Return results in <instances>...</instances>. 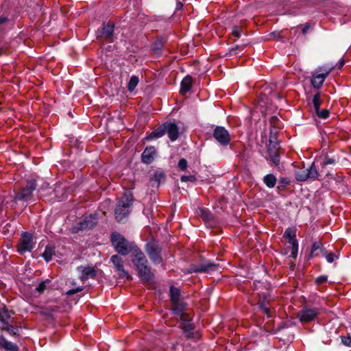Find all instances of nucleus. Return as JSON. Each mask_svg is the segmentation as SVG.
<instances>
[{"mask_svg":"<svg viewBox=\"0 0 351 351\" xmlns=\"http://www.w3.org/2000/svg\"><path fill=\"white\" fill-rule=\"evenodd\" d=\"M132 261L138 270V276L143 280L149 281L154 277V274L148 266L147 260L143 252L136 247L131 252Z\"/></svg>","mask_w":351,"mask_h":351,"instance_id":"nucleus-1","label":"nucleus"},{"mask_svg":"<svg viewBox=\"0 0 351 351\" xmlns=\"http://www.w3.org/2000/svg\"><path fill=\"white\" fill-rule=\"evenodd\" d=\"M133 203V195L130 192H126L119 200L114 210L115 218L117 221L121 222L126 217L130 212V207Z\"/></svg>","mask_w":351,"mask_h":351,"instance_id":"nucleus-2","label":"nucleus"},{"mask_svg":"<svg viewBox=\"0 0 351 351\" xmlns=\"http://www.w3.org/2000/svg\"><path fill=\"white\" fill-rule=\"evenodd\" d=\"M111 242L115 250L120 254L125 256L131 253L137 247L133 243L128 242L125 237L119 232L111 234Z\"/></svg>","mask_w":351,"mask_h":351,"instance_id":"nucleus-3","label":"nucleus"},{"mask_svg":"<svg viewBox=\"0 0 351 351\" xmlns=\"http://www.w3.org/2000/svg\"><path fill=\"white\" fill-rule=\"evenodd\" d=\"M0 329L11 335H15L18 331V328L12 324L11 316L5 308H0Z\"/></svg>","mask_w":351,"mask_h":351,"instance_id":"nucleus-4","label":"nucleus"},{"mask_svg":"<svg viewBox=\"0 0 351 351\" xmlns=\"http://www.w3.org/2000/svg\"><path fill=\"white\" fill-rule=\"evenodd\" d=\"M36 187V182L34 179L27 180L25 186L20 189L19 191L14 195V199L15 202L24 200H29L32 195L33 191Z\"/></svg>","mask_w":351,"mask_h":351,"instance_id":"nucleus-5","label":"nucleus"},{"mask_svg":"<svg viewBox=\"0 0 351 351\" xmlns=\"http://www.w3.org/2000/svg\"><path fill=\"white\" fill-rule=\"evenodd\" d=\"M314 162L309 168L302 169L295 172V178L298 181H306L308 179H318L319 173L315 167Z\"/></svg>","mask_w":351,"mask_h":351,"instance_id":"nucleus-6","label":"nucleus"},{"mask_svg":"<svg viewBox=\"0 0 351 351\" xmlns=\"http://www.w3.org/2000/svg\"><path fill=\"white\" fill-rule=\"evenodd\" d=\"M35 246L33 236L29 232H24L19 239L17 245L18 252L23 254L26 252H30Z\"/></svg>","mask_w":351,"mask_h":351,"instance_id":"nucleus-7","label":"nucleus"},{"mask_svg":"<svg viewBox=\"0 0 351 351\" xmlns=\"http://www.w3.org/2000/svg\"><path fill=\"white\" fill-rule=\"evenodd\" d=\"M161 251V247L155 241L149 242L146 245V252L154 264L162 262Z\"/></svg>","mask_w":351,"mask_h":351,"instance_id":"nucleus-8","label":"nucleus"},{"mask_svg":"<svg viewBox=\"0 0 351 351\" xmlns=\"http://www.w3.org/2000/svg\"><path fill=\"white\" fill-rule=\"evenodd\" d=\"M213 137L221 146L226 147L230 143L229 132L223 126H216L213 130Z\"/></svg>","mask_w":351,"mask_h":351,"instance_id":"nucleus-9","label":"nucleus"},{"mask_svg":"<svg viewBox=\"0 0 351 351\" xmlns=\"http://www.w3.org/2000/svg\"><path fill=\"white\" fill-rule=\"evenodd\" d=\"M333 69V66H324L319 69L320 73H313L311 79V84L313 88L319 89L322 86L324 80Z\"/></svg>","mask_w":351,"mask_h":351,"instance_id":"nucleus-10","label":"nucleus"},{"mask_svg":"<svg viewBox=\"0 0 351 351\" xmlns=\"http://www.w3.org/2000/svg\"><path fill=\"white\" fill-rule=\"evenodd\" d=\"M77 270L80 273V278L82 282L89 278H95L97 275V271L90 266H79L77 267Z\"/></svg>","mask_w":351,"mask_h":351,"instance_id":"nucleus-11","label":"nucleus"},{"mask_svg":"<svg viewBox=\"0 0 351 351\" xmlns=\"http://www.w3.org/2000/svg\"><path fill=\"white\" fill-rule=\"evenodd\" d=\"M165 134L167 133L168 137L171 141H176L179 134V130L177 125L171 122H166L163 123Z\"/></svg>","mask_w":351,"mask_h":351,"instance_id":"nucleus-12","label":"nucleus"},{"mask_svg":"<svg viewBox=\"0 0 351 351\" xmlns=\"http://www.w3.org/2000/svg\"><path fill=\"white\" fill-rule=\"evenodd\" d=\"M318 315V310L316 308H306L301 311L298 314V317L302 322H309L314 319Z\"/></svg>","mask_w":351,"mask_h":351,"instance_id":"nucleus-13","label":"nucleus"},{"mask_svg":"<svg viewBox=\"0 0 351 351\" xmlns=\"http://www.w3.org/2000/svg\"><path fill=\"white\" fill-rule=\"evenodd\" d=\"M110 260L119 272L120 278H124L129 277L128 273L124 269L123 260L120 256L118 255H113L111 256Z\"/></svg>","mask_w":351,"mask_h":351,"instance_id":"nucleus-14","label":"nucleus"},{"mask_svg":"<svg viewBox=\"0 0 351 351\" xmlns=\"http://www.w3.org/2000/svg\"><path fill=\"white\" fill-rule=\"evenodd\" d=\"M315 162H319L321 166V169L319 170V171H318L319 173V176H328V173L325 170L326 167L329 165H334L336 162V160L335 158H329L328 156H320L319 158H316Z\"/></svg>","mask_w":351,"mask_h":351,"instance_id":"nucleus-15","label":"nucleus"},{"mask_svg":"<svg viewBox=\"0 0 351 351\" xmlns=\"http://www.w3.org/2000/svg\"><path fill=\"white\" fill-rule=\"evenodd\" d=\"M156 154V151L154 147H147L141 155L142 162L145 164L152 163L154 159Z\"/></svg>","mask_w":351,"mask_h":351,"instance_id":"nucleus-16","label":"nucleus"},{"mask_svg":"<svg viewBox=\"0 0 351 351\" xmlns=\"http://www.w3.org/2000/svg\"><path fill=\"white\" fill-rule=\"evenodd\" d=\"M216 267H217V265L213 264V263H210L199 264V265H194L191 268L190 271L191 272V271H193V272H207V271L215 270Z\"/></svg>","mask_w":351,"mask_h":351,"instance_id":"nucleus-17","label":"nucleus"},{"mask_svg":"<svg viewBox=\"0 0 351 351\" xmlns=\"http://www.w3.org/2000/svg\"><path fill=\"white\" fill-rule=\"evenodd\" d=\"M0 347L7 351H19V347L8 340L3 335H0Z\"/></svg>","mask_w":351,"mask_h":351,"instance_id":"nucleus-18","label":"nucleus"},{"mask_svg":"<svg viewBox=\"0 0 351 351\" xmlns=\"http://www.w3.org/2000/svg\"><path fill=\"white\" fill-rule=\"evenodd\" d=\"M193 84V78L189 75L185 76L181 82L180 84V93L182 95H185L188 93Z\"/></svg>","mask_w":351,"mask_h":351,"instance_id":"nucleus-19","label":"nucleus"},{"mask_svg":"<svg viewBox=\"0 0 351 351\" xmlns=\"http://www.w3.org/2000/svg\"><path fill=\"white\" fill-rule=\"evenodd\" d=\"M96 223V218L93 216H89L79 223V228L81 230L90 229L94 227Z\"/></svg>","mask_w":351,"mask_h":351,"instance_id":"nucleus-20","label":"nucleus"},{"mask_svg":"<svg viewBox=\"0 0 351 351\" xmlns=\"http://www.w3.org/2000/svg\"><path fill=\"white\" fill-rule=\"evenodd\" d=\"M268 154L272 162L275 165L278 166L280 164V154L278 149L276 148V146L269 147L268 148Z\"/></svg>","mask_w":351,"mask_h":351,"instance_id":"nucleus-21","label":"nucleus"},{"mask_svg":"<svg viewBox=\"0 0 351 351\" xmlns=\"http://www.w3.org/2000/svg\"><path fill=\"white\" fill-rule=\"evenodd\" d=\"M165 134L163 124L145 137L147 141L157 139Z\"/></svg>","mask_w":351,"mask_h":351,"instance_id":"nucleus-22","label":"nucleus"},{"mask_svg":"<svg viewBox=\"0 0 351 351\" xmlns=\"http://www.w3.org/2000/svg\"><path fill=\"white\" fill-rule=\"evenodd\" d=\"M284 237L288 240L289 243L297 241L296 229L295 228H288L284 232Z\"/></svg>","mask_w":351,"mask_h":351,"instance_id":"nucleus-23","label":"nucleus"},{"mask_svg":"<svg viewBox=\"0 0 351 351\" xmlns=\"http://www.w3.org/2000/svg\"><path fill=\"white\" fill-rule=\"evenodd\" d=\"M114 25L113 23H108L104 24L101 30V35L106 38H110L113 36Z\"/></svg>","mask_w":351,"mask_h":351,"instance_id":"nucleus-24","label":"nucleus"},{"mask_svg":"<svg viewBox=\"0 0 351 351\" xmlns=\"http://www.w3.org/2000/svg\"><path fill=\"white\" fill-rule=\"evenodd\" d=\"M277 179L274 174H267L263 178V183L269 189H272L276 184Z\"/></svg>","mask_w":351,"mask_h":351,"instance_id":"nucleus-25","label":"nucleus"},{"mask_svg":"<svg viewBox=\"0 0 351 351\" xmlns=\"http://www.w3.org/2000/svg\"><path fill=\"white\" fill-rule=\"evenodd\" d=\"M173 313L178 315L183 314V312L186 310V304L178 300L176 302H172Z\"/></svg>","mask_w":351,"mask_h":351,"instance_id":"nucleus-26","label":"nucleus"},{"mask_svg":"<svg viewBox=\"0 0 351 351\" xmlns=\"http://www.w3.org/2000/svg\"><path fill=\"white\" fill-rule=\"evenodd\" d=\"M55 253V247L47 245L46 246L44 252L42 254V257L47 261L49 262L52 259V257Z\"/></svg>","mask_w":351,"mask_h":351,"instance_id":"nucleus-27","label":"nucleus"},{"mask_svg":"<svg viewBox=\"0 0 351 351\" xmlns=\"http://www.w3.org/2000/svg\"><path fill=\"white\" fill-rule=\"evenodd\" d=\"M169 291L171 302H176L178 300H180V291L179 289L175 287L174 286H171Z\"/></svg>","mask_w":351,"mask_h":351,"instance_id":"nucleus-28","label":"nucleus"},{"mask_svg":"<svg viewBox=\"0 0 351 351\" xmlns=\"http://www.w3.org/2000/svg\"><path fill=\"white\" fill-rule=\"evenodd\" d=\"M138 84V78L135 75H132L128 82V89L130 92H132Z\"/></svg>","mask_w":351,"mask_h":351,"instance_id":"nucleus-29","label":"nucleus"},{"mask_svg":"<svg viewBox=\"0 0 351 351\" xmlns=\"http://www.w3.org/2000/svg\"><path fill=\"white\" fill-rule=\"evenodd\" d=\"M198 215L205 221H208L212 219L211 213L207 209L205 208H200L199 210Z\"/></svg>","mask_w":351,"mask_h":351,"instance_id":"nucleus-30","label":"nucleus"},{"mask_svg":"<svg viewBox=\"0 0 351 351\" xmlns=\"http://www.w3.org/2000/svg\"><path fill=\"white\" fill-rule=\"evenodd\" d=\"M152 180L160 184L161 182H164L165 180V176L162 172H156L152 178Z\"/></svg>","mask_w":351,"mask_h":351,"instance_id":"nucleus-31","label":"nucleus"},{"mask_svg":"<svg viewBox=\"0 0 351 351\" xmlns=\"http://www.w3.org/2000/svg\"><path fill=\"white\" fill-rule=\"evenodd\" d=\"M312 101H313V105L315 111L318 110L319 109V107H320L321 104H322V100H321V98H320V93H319L315 94L313 96Z\"/></svg>","mask_w":351,"mask_h":351,"instance_id":"nucleus-32","label":"nucleus"},{"mask_svg":"<svg viewBox=\"0 0 351 351\" xmlns=\"http://www.w3.org/2000/svg\"><path fill=\"white\" fill-rule=\"evenodd\" d=\"M321 247H322V243L320 242H315L313 244V246H312V248H311V252L310 257L313 258L314 256H317V251L318 250H320Z\"/></svg>","mask_w":351,"mask_h":351,"instance_id":"nucleus-33","label":"nucleus"},{"mask_svg":"<svg viewBox=\"0 0 351 351\" xmlns=\"http://www.w3.org/2000/svg\"><path fill=\"white\" fill-rule=\"evenodd\" d=\"M259 306L261 309L267 315V317H272V311L265 304L264 302H260Z\"/></svg>","mask_w":351,"mask_h":351,"instance_id":"nucleus-34","label":"nucleus"},{"mask_svg":"<svg viewBox=\"0 0 351 351\" xmlns=\"http://www.w3.org/2000/svg\"><path fill=\"white\" fill-rule=\"evenodd\" d=\"M290 244L292 245L291 256L293 258H295L298 252V242L297 241Z\"/></svg>","mask_w":351,"mask_h":351,"instance_id":"nucleus-35","label":"nucleus"},{"mask_svg":"<svg viewBox=\"0 0 351 351\" xmlns=\"http://www.w3.org/2000/svg\"><path fill=\"white\" fill-rule=\"evenodd\" d=\"M315 112L318 117L321 119H326L329 117V111L327 109H323L322 110L319 109L316 110Z\"/></svg>","mask_w":351,"mask_h":351,"instance_id":"nucleus-36","label":"nucleus"},{"mask_svg":"<svg viewBox=\"0 0 351 351\" xmlns=\"http://www.w3.org/2000/svg\"><path fill=\"white\" fill-rule=\"evenodd\" d=\"M290 183V181L287 178H280L278 182V189H280V188H284L289 185Z\"/></svg>","mask_w":351,"mask_h":351,"instance_id":"nucleus-37","label":"nucleus"},{"mask_svg":"<svg viewBox=\"0 0 351 351\" xmlns=\"http://www.w3.org/2000/svg\"><path fill=\"white\" fill-rule=\"evenodd\" d=\"M178 166L181 171H185L186 170L188 162L186 159L181 158L178 162Z\"/></svg>","mask_w":351,"mask_h":351,"instance_id":"nucleus-38","label":"nucleus"},{"mask_svg":"<svg viewBox=\"0 0 351 351\" xmlns=\"http://www.w3.org/2000/svg\"><path fill=\"white\" fill-rule=\"evenodd\" d=\"M242 29L239 26H234L232 28V34L237 38H239L241 36Z\"/></svg>","mask_w":351,"mask_h":351,"instance_id":"nucleus-39","label":"nucleus"},{"mask_svg":"<svg viewBox=\"0 0 351 351\" xmlns=\"http://www.w3.org/2000/svg\"><path fill=\"white\" fill-rule=\"evenodd\" d=\"M328 280V276H318L316 279H315V284L317 285H321L322 284L327 282Z\"/></svg>","mask_w":351,"mask_h":351,"instance_id":"nucleus-40","label":"nucleus"},{"mask_svg":"<svg viewBox=\"0 0 351 351\" xmlns=\"http://www.w3.org/2000/svg\"><path fill=\"white\" fill-rule=\"evenodd\" d=\"M180 180L182 182H195L196 180V178L194 176H182L180 178Z\"/></svg>","mask_w":351,"mask_h":351,"instance_id":"nucleus-41","label":"nucleus"},{"mask_svg":"<svg viewBox=\"0 0 351 351\" xmlns=\"http://www.w3.org/2000/svg\"><path fill=\"white\" fill-rule=\"evenodd\" d=\"M341 342L346 346H350L351 337L350 336H341Z\"/></svg>","mask_w":351,"mask_h":351,"instance_id":"nucleus-42","label":"nucleus"},{"mask_svg":"<svg viewBox=\"0 0 351 351\" xmlns=\"http://www.w3.org/2000/svg\"><path fill=\"white\" fill-rule=\"evenodd\" d=\"M83 290V287H78L75 289H69L66 291V294L68 295H72L76 293H78L80 291H82Z\"/></svg>","mask_w":351,"mask_h":351,"instance_id":"nucleus-43","label":"nucleus"},{"mask_svg":"<svg viewBox=\"0 0 351 351\" xmlns=\"http://www.w3.org/2000/svg\"><path fill=\"white\" fill-rule=\"evenodd\" d=\"M326 258L328 263H332L337 258V256L333 253H329L326 256Z\"/></svg>","mask_w":351,"mask_h":351,"instance_id":"nucleus-44","label":"nucleus"},{"mask_svg":"<svg viewBox=\"0 0 351 351\" xmlns=\"http://www.w3.org/2000/svg\"><path fill=\"white\" fill-rule=\"evenodd\" d=\"M181 319V320L184 322H189L191 320V316L186 313L185 311L183 312V314L178 315Z\"/></svg>","mask_w":351,"mask_h":351,"instance_id":"nucleus-45","label":"nucleus"},{"mask_svg":"<svg viewBox=\"0 0 351 351\" xmlns=\"http://www.w3.org/2000/svg\"><path fill=\"white\" fill-rule=\"evenodd\" d=\"M46 289V285L45 282H41L36 288V290L39 293H43Z\"/></svg>","mask_w":351,"mask_h":351,"instance_id":"nucleus-46","label":"nucleus"},{"mask_svg":"<svg viewBox=\"0 0 351 351\" xmlns=\"http://www.w3.org/2000/svg\"><path fill=\"white\" fill-rule=\"evenodd\" d=\"M311 26L308 23H306L304 27L302 28V32L303 34H306L308 30L310 29Z\"/></svg>","mask_w":351,"mask_h":351,"instance_id":"nucleus-47","label":"nucleus"},{"mask_svg":"<svg viewBox=\"0 0 351 351\" xmlns=\"http://www.w3.org/2000/svg\"><path fill=\"white\" fill-rule=\"evenodd\" d=\"M344 64H345L344 60L343 59H341L339 60V62L338 69H341L343 66Z\"/></svg>","mask_w":351,"mask_h":351,"instance_id":"nucleus-48","label":"nucleus"},{"mask_svg":"<svg viewBox=\"0 0 351 351\" xmlns=\"http://www.w3.org/2000/svg\"><path fill=\"white\" fill-rule=\"evenodd\" d=\"M239 49L240 50H243V47H239V46H237L235 48H232L230 49V53L231 54H236L235 53H234V51L235 49Z\"/></svg>","mask_w":351,"mask_h":351,"instance_id":"nucleus-49","label":"nucleus"},{"mask_svg":"<svg viewBox=\"0 0 351 351\" xmlns=\"http://www.w3.org/2000/svg\"><path fill=\"white\" fill-rule=\"evenodd\" d=\"M183 5L181 2H178L176 4V10H180L182 9Z\"/></svg>","mask_w":351,"mask_h":351,"instance_id":"nucleus-50","label":"nucleus"},{"mask_svg":"<svg viewBox=\"0 0 351 351\" xmlns=\"http://www.w3.org/2000/svg\"><path fill=\"white\" fill-rule=\"evenodd\" d=\"M6 21V17L0 16V25L4 23Z\"/></svg>","mask_w":351,"mask_h":351,"instance_id":"nucleus-51","label":"nucleus"},{"mask_svg":"<svg viewBox=\"0 0 351 351\" xmlns=\"http://www.w3.org/2000/svg\"><path fill=\"white\" fill-rule=\"evenodd\" d=\"M189 328L191 329V327L189 325H186L184 326V330H186V331L189 330Z\"/></svg>","mask_w":351,"mask_h":351,"instance_id":"nucleus-52","label":"nucleus"}]
</instances>
